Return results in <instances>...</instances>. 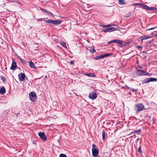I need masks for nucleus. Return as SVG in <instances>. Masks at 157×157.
Returning <instances> with one entry per match:
<instances>
[{
	"mask_svg": "<svg viewBox=\"0 0 157 157\" xmlns=\"http://www.w3.org/2000/svg\"><path fill=\"white\" fill-rule=\"evenodd\" d=\"M144 109V106L141 103L136 104L134 106V109L136 113L143 111Z\"/></svg>",
	"mask_w": 157,
	"mask_h": 157,
	"instance_id": "nucleus-1",
	"label": "nucleus"
},
{
	"mask_svg": "<svg viewBox=\"0 0 157 157\" xmlns=\"http://www.w3.org/2000/svg\"><path fill=\"white\" fill-rule=\"evenodd\" d=\"M44 21L46 23H48L49 24L52 23L56 25H59L62 22L61 20H52L51 19L45 20Z\"/></svg>",
	"mask_w": 157,
	"mask_h": 157,
	"instance_id": "nucleus-2",
	"label": "nucleus"
},
{
	"mask_svg": "<svg viewBox=\"0 0 157 157\" xmlns=\"http://www.w3.org/2000/svg\"><path fill=\"white\" fill-rule=\"evenodd\" d=\"M136 75L139 76H146L148 75V73L145 71H143V70L137 69L135 72Z\"/></svg>",
	"mask_w": 157,
	"mask_h": 157,
	"instance_id": "nucleus-3",
	"label": "nucleus"
},
{
	"mask_svg": "<svg viewBox=\"0 0 157 157\" xmlns=\"http://www.w3.org/2000/svg\"><path fill=\"white\" fill-rule=\"evenodd\" d=\"M29 99L33 102H34L35 101V99H36V94L34 92H31L29 95Z\"/></svg>",
	"mask_w": 157,
	"mask_h": 157,
	"instance_id": "nucleus-4",
	"label": "nucleus"
},
{
	"mask_svg": "<svg viewBox=\"0 0 157 157\" xmlns=\"http://www.w3.org/2000/svg\"><path fill=\"white\" fill-rule=\"evenodd\" d=\"M112 54V53H106L104 55H101L99 56H97L94 58V59L96 60H98L100 59H103L110 56Z\"/></svg>",
	"mask_w": 157,
	"mask_h": 157,
	"instance_id": "nucleus-5",
	"label": "nucleus"
},
{
	"mask_svg": "<svg viewBox=\"0 0 157 157\" xmlns=\"http://www.w3.org/2000/svg\"><path fill=\"white\" fill-rule=\"evenodd\" d=\"M97 97V94L95 92H92L90 93L89 95V98L90 99L94 100Z\"/></svg>",
	"mask_w": 157,
	"mask_h": 157,
	"instance_id": "nucleus-6",
	"label": "nucleus"
},
{
	"mask_svg": "<svg viewBox=\"0 0 157 157\" xmlns=\"http://www.w3.org/2000/svg\"><path fill=\"white\" fill-rule=\"evenodd\" d=\"M38 135L39 136L42 140L44 141L47 140V137L44 132H40L38 133Z\"/></svg>",
	"mask_w": 157,
	"mask_h": 157,
	"instance_id": "nucleus-7",
	"label": "nucleus"
},
{
	"mask_svg": "<svg viewBox=\"0 0 157 157\" xmlns=\"http://www.w3.org/2000/svg\"><path fill=\"white\" fill-rule=\"evenodd\" d=\"M99 150L98 148H92V155L94 157H97L98 154Z\"/></svg>",
	"mask_w": 157,
	"mask_h": 157,
	"instance_id": "nucleus-8",
	"label": "nucleus"
},
{
	"mask_svg": "<svg viewBox=\"0 0 157 157\" xmlns=\"http://www.w3.org/2000/svg\"><path fill=\"white\" fill-rule=\"evenodd\" d=\"M117 30V29L114 27L106 28L103 30L102 31L104 32H111Z\"/></svg>",
	"mask_w": 157,
	"mask_h": 157,
	"instance_id": "nucleus-9",
	"label": "nucleus"
},
{
	"mask_svg": "<svg viewBox=\"0 0 157 157\" xmlns=\"http://www.w3.org/2000/svg\"><path fill=\"white\" fill-rule=\"evenodd\" d=\"M12 60V63L10 69L13 70H15L17 67V63L13 59V58Z\"/></svg>",
	"mask_w": 157,
	"mask_h": 157,
	"instance_id": "nucleus-10",
	"label": "nucleus"
},
{
	"mask_svg": "<svg viewBox=\"0 0 157 157\" xmlns=\"http://www.w3.org/2000/svg\"><path fill=\"white\" fill-rule=\"evenodd\" d=\"M25 74L21 73L18 75L19 80L21 81H23L25 79Z\"/></svg>",
	"mask_w": 157,
	"mask_h": 157,
	"instance_id": "nucleus-11",
	"label": "nucleus"
},
{
	"mask_svg": "<svg viewBox=\"0 0 157 157\" xmlns=\"http://www.w3.org/2000/svg\"><path fill=\"white\" fill-rule=\"evenodd\" d=\"M114 41V43H116L120 45H122L123 41L122 40H118V39H115L113 40Z\"/></svg>",
	"mask_w": 157,
	"mask_h": 157,
	"instance_id": "nucleus-12",
	"label": "nucleus"
},
{
	"mask_svg": "<svg viewBox=\"0 0 157 157\" xmlns=\"http://www.w3.org/2000/svg\"><path fill=\"white\" fill-rule=\"evenodd\" d=\"M141 129H139L138 130H134L133 132H132L130 133V135H131L132 134L136 133L138 135H139L141 133Z\"/></svg>",
	"mask_w": 157,
	"mask_h": 157,
	"instance_id": "nucleus-13",
	"label": "nucleus"
},
{
	"mask_svg": "<svg viewBox=\"0 0 157 157\" xmlns=\"http://www.w3.org/2000/svg\"><path fill=\"white\" fill-rule=\"evenodd\" d=\"M17 57L18 59L23 64H26L27 63V61L21 58L19 56H17Z\"/></svg>",
	"mask_w": 157,
	"mask_h": 157,
	"instance_id": "nucleus-14",
	"label": "nucleus"
},
{
	"mask_svg": "<svg viewBox=\"0 0 157 157\" xmlns=\"http://www.w3.org/2000/svg\"><path fill=\"white\" fill-rule=\"evenodd\" d=\"M6 93V90L4 86H2L0 89V94H4Z\"/></svg>",
	"mask_w": 157,
	"mask_h": 157,
	"instance_id": "nucleus-15",
	"label": "nucleus"
},
{
	"mask_svg": "<svg viewBox=\"0 0 157 157\" xmlns=\"http://www.w3.org/2000/svg\"><path fill=\"white\" fill-rule=\"evenodd\" d=\"M151 38V36H141L140 37L141 40L142 41Z\"/></svg>",
	"mask_w": 157,
	"mask_h": 157,
	"instance_id": "nucleus-16",
	"label": "nucleus"
},
{
	"mask_svg": "<svg viewBox=\"0 0 157 157\" xmlns=\"http://www.w3.org/2000/svg\"><path fill=\"white\" fill-rule=\"evenodd\" d=\"M29 66L30 67L34 68H35V65L34 63L31 60H30L29 62Z\"/></svg>",
	"mask_w": 157,
	"mask_h": 157,
	"instance_id": "nucleus-17",
	"label": "nucleus"
},
{
	"mask_svg": "<svg viewBox=\"0 0 157 157\" xmlns=\"http://www.w3.org/2000/svg\"><path fill=\"white\" fill-rule=\"evenodd\" d=\"M84 75H86L88 77H94L95 76V75L94 74L92 73H85Z\"/></svg>",
	"mask_w": 157,
	"mask_h": 157,
	"instance_id": "nucleus-18",
	"label": "nucleus"
},
{
	"mask_svg": "<svg viewBox=\"0 0 157 157\" xmlns=\"http://www.w3.org/2000/svg\"><path fill=\"white\" fill-rule=\"evenodd\" d=\"M88 49L92 52H96V51L93 46L89 47Z\"/></svg>",
	"mask_w": 157,
	"mask_h": 157,
	"instance_id": "nucleus-19",
	"label": "nucleus"
},
{
	"mask_svg": "<svg viewBox=\"0 0 157 157\" xmlns=\"http://www.w3.org/2000/svg\"><path fill=\"white\" fill-rule=\"evenodd\" d=\"M134 11H131L130 12H129V13H128V14H126L125 15V17H129L130 16H131L132 14L133 13H134Z\"/></svg>",
	"mask_w": 157,
	"mask_h": 157,
	"instance_id": "nucleus-20",
	"label": "nucleus"
},
{
	"mask_svg": "<svg viewBox=\"0 0 157 157\" xmlns=\"http://www.w3.org/2000/svg\"><path fill=\"white\" fill-rule=\"evenodd\" d=\"M150 82V78H148L145 79L144 81L143 82L144 83H147Z\"/></svg>",
	"mask_w": 157,
	"mask_h": 157,
	"instance_id": "nucleus-21",
	"label": "nucleus"
},
{
	"mask_svg": "<svg viewBox=\"0 0 157 157\" xmlns=\"http://www.w3.org/2000/svg\"><path fill=\"white\" fill-rule=\"evenodd\" d=\"M119 4L121 5H124L126 4L125 1L124 0H119Z\"/></svg>",
	"mask_w": 157,
	"mask_h": 157,
	"instance_id": "nucleus-22",
	"label": "nucleus"
},
{
	"mask_svg": "<svg viewBox=\"0 0 157 157\" xmlns=\"http://www.w3.org/2000/svg\"><path fill=\"white\" fill-rule=\"evenodd\" d=\"M102 139L103 140H104L105 139V132L104 130H103L102 132Z\"/></svg>",
	"mask_w": 157,
	"mask_h": 157,
	"instance_id": "nucleus-23",
	"label": "nucleus"
},
{
	"mask_svg": "<svg viewBox=\"0 0 157 157\" xmlns=\"http://www.w3.org/2000/svg\"><path fill=\"white\" fill-rule=\"evenodd\" d=\"M60 45L64 48H67L66 43L64 42H62L60 43Z\"/></svg>",
	"mask_w": 157,
	"mask_h": 157,
	"instance_id": "nucleus-24",
	"label": "nucleus"
},
{
	"mask_svg": "<svg viewBox=\"0 0 157 157\" xmlns=\"http://www.w3.org/2000/svg\"><path fill=\"white\" fill-rule=\"evenodd\" d=\"M157 9V8L155 7H149L148 10L149 11H153Z\"/></svg>",
	"mask_w": 157,
	"mask_h": 157,
	"instance_id": "nucleus-25",
	"label": "nucleus"
},
{
	"mask_svg": "<svg viewBox=\"0 0 157 157\" xmlns=\"http://www.w3.org/2000/svg\"><path fill=\"white\" fill-rule=\"evenodd\" d=\"M143 9L147 10H148L149 7L147 5H143Z\"/></svg>",
	"mask_w": 157,
	"mask_h": 157,
	"instance_id": "nucleus-26",
	"label": "nucleus"
},
{
	"mask_svg": "<svg viewBox=\"0 0 157 157\" xmlns=\"http://www.w3.org/2000/svg\"><path fill=\"white\" fill-rule=\"evenodd\" d=\"M150 80L151 82L157 81V79L155 78H150Z\"/></svg>",
	"mask_w": 157,
	"mask_h": 157,
	"instance_id": "nucleus-27",
	"label": "nucleus"
},
{
	"mask_svg": "<svg viewBox=\"0 0 157 157\" xmlns=\"http://www.w3.org/2000/svg\"><path fill=\"white\" fill-rule=\"evenodd\" d=\"M139 5L140 6H143V4H141V3H134L132 5V6H136V5Z\"/></svg>",
	"mask_w": 157,
	"mask_h": 157,
	"instance_id": "nucleus-28",
	"label": "nucleus"
},
{
	"mask_svg": "<svg viewBox=\"0 0 157 157\" xmlns=\"http://www.w3.org/2000/svg\"><path fill=\"white\" fill-rule=\"evenodd\" d=\"M59 157H67L65 154H61L59 155Z\"/></svg>",
	"mask_w": 157,
	"mask_h": 157,
	"instance_id": "nucleus-29",
	"label": "nucleus"
},
{
	"mask_svg": "<svg viewBox=\"0 0 157 157\" xmlns=\"http://www.w3.org/2000/svg\"><path fill=\"white\" fill-rule=\"evenodd\" d=\"M40 9H41V10L44 13H46L48 11V10H46L45 9L41 8Z\"/></svg>",
	"mask_w": 157,
	"mask_h": 157,
	"instance_id": "nucleus-30",
	"label": "nucleus"
},
{
	"mask_svg": "<svg viewBox=\"0 0 157 157\" xmlns=\"http://www.w3.org/2000/svg\"><path fill=\"white\" fill-rule=\"evenodd\" d=\"M131 89V91H132L133 92H137L138 91L137 89H135L133 88H132Z\"/></svg>",
	"mask_w": 157,
	"mask_h": 157,
	"instance_id": "nucleus-31",
	"label": "nucleus"
},
{
	"mask_svg": "<svg viewBox=\"0 0 157 157\" xmlns=\"http://www.w3.org/2000/svg\"><path fill=\"white\" fill-rule=\"evenodd\" d=\"M44 18H39V19H37V21H43V20H44Z\"/></svg>",
	"mask_w": 157,
	"mask_h": 157,
	"instance_id": "nucleus-32",
	"label": "nucleus"
},
{
	"mask_svg": "<svg viewBox=\"0 0 157 157\" xmlns=\"http://www.w3.org/2000/svg\"><path fill=\"white\" fill-rule=\"evenodd\" d=\"M47 15H52V13L51 12L48 11L47 12V13H46Z\"/></svg>",
	"mask_w": 157,
	"mask_h": 157,
	"instance_id": "nucleus-33",
	"label": "nucleus"
},
{
	"mask_svg": "<svg viewBox=\"0 0 157 157\" xmlns=\"http://www.w3.org/2000/svg\"><path fill=\"white\" fill-rule=\"evenodd\" d=\"M156 27H154L152 28H150V29H147L146 30V31H148V30H153V29H155Z\"/></svg>",
	"mask_w": 157,
	"mask_h": 157,
	"instance_id": "nucleus-34",
	"label": "nucleus"
},
{
	"mask_svg": "<svg viewBox=\"0 0 157 157\" xmlns=\"http://www.w3.org/2000/svg\"><path fill=\"white\" fill-rule=\"evenodd\" d=\"M112 43H114V41H113V40L109 41L108 42V44H112Z\"/></svg>",
	"mask_w": 157,
	"mask_h": 157,
	"instance_id": "nucleus-35",
	"label": "nucleus"
},
{
	"mask_svg": "<svg viewBox=\"0 0 157 157\" xmlns=\"http://www.w3.org/2000/svg\"><path fill=\"white\" fill-rule=\"evenodd\" d=\"M2 81L4 82H5L6 81V78H4V77H2Z\"/></svg>",
	"mask_w": 157,
	"mask_h": 157,
	"instance_id": "nucleus-36",
	"label": "nucleus"
},
{
	"mask_svg": "<svg viewBox=\"0 0 157 157\" xmlns=\"http://www.w3.org/2000/svg\"><path fill=\"white\" fill-rule=\"evenodd\" d=\"M138 151L140 154H142V152L141 150V148H139Z\"/></svg>",
	"mask_w": 157,
	"mask_h": 157,
	"instance_id": "nucleus-37",
	"label": "nucleus"
},
{
	"mask_svg": "<svg viewBox=\"0 0 157 157\" xmlns=\"http://www.w3.org/2000/svg\"><path fill=\"white\" fill-rule=\"evenodd\" d=\"M153 124L155 123V122H156V119L153 118Z\"/></svg>",
	"mask_w": 157,
	"mask_h": 157,
	"instance_id": "nucleus-38",
	"label": "nucleus"
},
{
	"mask_svg": "<svg viewBox=\"0 0 157 157\" xmlns=\"http://www.w3.org/2000/svg\"><path fill=\"white\" fill-rule=\"evenodd\" d=\"M74 63V62L73 61H71L70 62V63L71 64H73Z\"/></svg>",
	"mask_w": 157,
	"mask_h": 157,
	"instance_id": "nucleus-39",
	"label": "nucleus"
},
{
	"mask_svg": "<svg viewBox=\"0 0 157 157\" xmlns=\"http://www.w3.org/2000/svg\"><path fill=\"white\" fill-rule=\"evenodd\" d=\"M126 88H127V89H128V90H131V89L132 88H131V87H129L128 86H126Z\"/></svg>",
	"mask_w": 157,
	"mask_h": 157,
	"instance_id": "nucleus-40",
	"label": "nucleus"
},
{
	"mask_svg": "<svg viewBox=\"0 0 157 157\" xmlns=\"http://www.w3.org/2000/svg\"><path fill=\"white\" fill-rule=\"evenodd\" d=\"M136 48H137L138 49H140V48H142V47L141 46H136Z\"/></svg>",
	"mask_w": 157,
	"mask_h": 157,
	"instance_id": "nucleus-41",
	"label": "nucleus"
},
{
	"mask_svg": "<svg viewBox=\"0 0 157 157\" xmlns=\"http://www.w3.org/2000/svg\"><path fill=\"white\" fill-rule=\"evenodd\" d=\"M92 147H96V146L94 144H92Z\"/></svg>",
	"mask_w": 157,
	"mask_h": 157,
	"instance_id": "nucleus-42",
	"label": "nucleus"
},
{
	"mask_svg": "<svg viewBox=\"0 0 157 157\" xmlns=\"http://www.w3.org/2000/svg\"><path fill=\"white\" fill-rule=\"evenodd\" d=\"M111 26L110 25H106L105 27H109V26Z\"/></svg>",
	"mask_w": 157,
	"mask_h": 157,
	"instance_id": "nucleus-43",
	"label": "nucleus"
},
{
	"mask_svg": "<svg viewBox=\"0 0 157 157\" xmlns=\"http://www.w3.org/2000/svg\"><path fill=\"white\" fill-rule=\"evenodd\" d=\"M122 88L125 89L126 88V86H122Z\"/></svg>",
	"mask_w": 157,
	"mask_h": 157,
	"instance_id": "nucleus-44",
	"label": "nucleus"
},
{
	"mask_svg": "<svg viewBox=\"0 0 157 157\" xmlns=\"http://www.w3.org/2000/svg\"><path fill=\"white\" fill-rule=\"evenodd\" d=\"M14 152H15V153H16L17 152V150H16L15 151H14Z\"/></svg>",
	"mask_w": 157,
	"mask_h": 157,
	"instance_id": "nucleus-45",
	"label": "nucleus"
},
{
	"mask_svg": "<svg viewBox=\"0 0 157 157\" xmlns=\"http://www.w3.org/2000/svg\"><path fill=\"white\" fill-rule=\"evenodd\" d=\"M139 67H140V68H142V67H140V66H139Z\"/></svg>",
	"mask_w": 157,
	"mask_h": 157,
	"instance_id": "nucleus-46",
	"label": "nucleus"
},
{
	"mask_svg": "<svg viewBox=\"0 0 157 157\" xmlns=\"http://www.w3.org/2000/svg\"><path fill=\"white\" fill-rule=\"evenodd\" d=\"M7 67H5V69L6 70H7Z\"/></svg>",
	"mask_w": 157,
	"mask_h": 157,
	"instance_id": "nucleus-47",
	"label": "nucleus"
},
{
	"mask_svg": "<svg viewBox=\"0 0 157 157\" xmlns=\"http://www.w3.org/2000/svg\"><path fill=\"white\" fill-rule=\"evenodd\" d=\"M47 76H46H46H45V78H47Z\"/></svg>",
	"mask_w": 157,
	"mask_h": 157,
	"instance_id": "nucleus-48",
	"label": "nucleus"
},
{
	"mask_svg": "<svg viewBox=\"0 0 157 157\" xmlns=\"http://www.w3.org/2000/svg\"><path fill=\"white\" fill-rule=\"evenodd\" d=\"M139 140V138H138V139H137V140Z\"/></svg>",
	"mask_w": 157,
	"mask_h": 157,
	"instance_id": "nucleus-49",
	"label": "nucleus"
},
{
	"mask_svg": "<svg viewBox=\"0 0 157 157\" xmlns=\"http://www.w3.org/2000/svg\"><path fill=\"white\" fill-rule=\"evenodd\" d=\"M134 136H135V134H134Z\"/></svg>",
	"mask_w": 157,
	"mask_h": 157,
	"instance_id": "nucleus-50",
	"label": "nucleus"
},
{
	"mask_svg": "<svg viewBox=\"0 0 157 157\" xmlns=\"http://www.w3.org/2000/svg\"><path fill=\"white\" fill-rule=\"evenodd\" d=\"M156 36H157V34H156Z\"/></svg>",
	"mask_w": 157,
	"mask_h": 157,
	"instance_id": "nucleus-51",
	"label": "nucleus"
}]
</instances>
